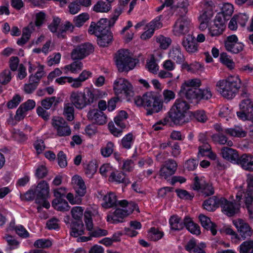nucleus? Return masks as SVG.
<instances>
[{
  "label": "nucleus",
  "mask_w": 253,
  "mask_h": 253,
  "mask_svg": "<svg viewBox=\"0 0 253 253\" xmlns=\"http://www.w3.org/2000/svg\"><path fill=\"white\" fill-rule=\"evenodd\" d=\"M116 196L114 193L110 192L104 197L103 203L102 205L104 208L108 209L116 206Z\"/></svg>",
  "instance_id": "obj_32"
},
{
  "label": "nucleus",
  "mask_w": 253,
  "mask_h": 253,
  "mask_svg": "<svg viewBox=\"0 0 253 253\" xmlns=\"http://www.w3.org/2000/svg\"><path fill=\"white\" fill-rule=\"evenodd\" d=\"M113 26L110 20L102 18L97 23L92 22L88 31L90 34H94L96 36H100L103 34L110 32L109 28Z\"/></svg>",
  "instance_id": "obj_13"
},
{
  "label": "nucleus",
  "mask_w": 253,
  "mask_h": 253,
  "mask_svg": "<svg viewBox=\"0 0 253 253\" xmlns=\"http://www.w3.org/2000/svg\"><path fill=\"white\" fill-rule=\"evenodd\" d=\"M219 115L221 118H226V121H228L229 119L233 116L231 109L228 106H223L221 108Z\"/></svg>",
  "instance_id": "obj_57"
},
{
  "label": "nucleus",
  "mask_w": 253,
  "mask_h": 253,
  "mask_svg": "<svg viewBox=\"0 0 253 253\" xmlns=\"http://www.w3.org/2000/svg\"><path fill=\"white\" fill-rule=\"evenodd\" d=\"M237 164L244 170L253 172V156L245 154L239 157Z\"/></svg>",
  "instance_id": "obj_21"
},
{
  "label": "nucleus",
  "mask_w": 253,
  "mask_h": 253,
  "mask_svg": "<svg viewBox=\"0 0 253 253\" xmlns=\"http://www.w3.org/2000/svg\"><path fill=\"white\" fill-rule=\"evenodd\" d=\"M58 101L56 100V97L52 96L43 99L41 102V105L43 108L45 109H49L53 104H54V105H56Z\"/></svg>",
  "instance_id": "obj_54"
},
{
  "label": "nucleus",
  "mask_w": 253,
  "mask_h": 253,
  "mask_svg": "<svg viewBox=\"0 0 253 253\" xmlns=\"http://www.w3.org/2000/svg\"><path fill=\"white\" fill-rule=\"evenodd\" d=\"M109 180L118 183H124L125 185H127L130 182L123 172L119 171L116 169L114 170V174L109 177Z\"/></svg>",
  "instance_id": "obj_31"
},
{
  "label": "nucleus",
  "mask_w": 253,
  "mask_h": 253,
  "mask_svg": "<svg viewBox=\"0 0 253 253\" xmlns=\"http://www.w3.org/2000/svg\"><path fill=\"white\" fill-rule=\"evenodd\" d=\"M220 60L221 62L227 67L232 69L234 67V63L230 57L226 53H222L220 56Z\"/></svg>",
  "instance_id": "obj_51"
},
{
  "label": "nucleus",
  "mask_w": 253,
  "mask_h": 253,
  "mask_svg": "<svg viewBox=\"0 0 253 253\" xmlns=\"http://www.w3.org/2000/svg\"><path fill=\"white\" fill-rule=\"evenodd\" d=\"M191 26V20L187 17L181 16L177 19L173 26V34L177 37L186 35Z\"/></svg>",
  "instance_id": "obj_12"
},
{
  "label": "nucleus",
  "mask_w": 253,
  "mask_h": 253,
  "mask_svg": "<svg viewBox=\"0 0 253 253\" xmlns=\"http://www.w3.org/2000/svg\"><path fill=\"white\" fill-rule=\"evenodd\" d=\"M164 235L163 232L153 227L151 228L149 230L148 236L151 240L156 241L161 239Z\"/></svg>",
  "instance_id": "obj_45"
},
{
  "label": "nucleus",
  "mask_w": 253,
  "mask_h": 253,
  "mask_svg": "<svg viewBox=\"0 0 253 253\" xmlns=\"http://www.w3.org/2000/svg\"><path fill=\"white\" fill-rule=\"evenodd\" d=\"M84 208L82 207L76 206L73 207L71 213L72 217L76 221L82 220L83 216Z\"/></svg>",
  "instance_id": "obj_47"
},
{
  "label": "nucleus",
  "mask_w": 253,
  "mask_h": 253,
  "mask_svg": "<svg viewBox=\"0 0 253 253\" xmlns=\"http://www.w3.org/2000/svg\"><path fill=\"white\" fill-rule=\"evenodd\" d=\"M112 9V4L103 0L98 1L93 6V10L96 12L107 13Z\"/></svg>",
  "instance_id": "obj_35"
},
{
  "label": "nucleus",
  "mask_w": 253,
  "mask_h": 253,
  "mask_svg": "<svg viewBox=\"0 0 253 253\" xmlns=\"http://www.w3.org/2000/svg\"><path fill=\"white\" fill-rule=\"evenodd\" d=\"M225 20L221 14H217L213 24L209 27V34L211 37H217L221 35L225 29Z\"/></svg>",
  "instance_id": "obj_15"
},
{
  "label": "nucleus",
  "mask_w": 253,
  "mask_h": 253,
  "mask_svg": "<svg viewBox=\"0 0 253 253\" xmlns=\"http://www.w3.org/2000/svg\"><path fill=\"white\" fill-rule=\"evenodd\" d=\"M11 73L8 69H6L0 73V84H6L11 80Z\"/></svg>",
  "instance_id": "obj_53"
},
{
  "label": "nucleus",
  "mask_w": 253,
  "mask_h": 253,
  "mask_svg": "<svg viewBox=\"0 0 253 253\" xmlns=\"http://www.w3.org/2000/svg\"><path fill=\"white\" fill-rule=\"evenodd\" d=\"M171 229L173 230H180L183 228L184 225V220H182L177 215L171 216L169 220Z\"/></svg>",
  "instance_id": "obj_34"
},
{
  "label": "nucleus",
  "mask_w": 253,
  "mask_h": 253,
  "mask_svg": "<svg viewBox=\"0 0 253 253\" xmlns=\"http://www.w3.org/2000/svg\"><path fill=\"white\" fill-rule=\"evenodd\" d=\"M189 109V105L185 100L177 99L169 113V116L165 118V123L168 124L169 119L176 125L183 122L185 114Z\"/></svg>",
  "instance_id": "obj_3"
},
{
  "label": "nucleus",
  "mask_w": 253,
  "mask_h": 253,
  "mask_svg": "<svg viewBox=\"0 0 253 253\" xmlns=\"http://www.w3.org/2000/svg\"><path fill=\"white\" fill-rule=\"evenodd\" d=\"M205 247L204 243L197 245L195 240L191 239L187 243L185 248L190 253H205L203 250Z\"/></svg>",
  "instance_id": "obj_27"
},
{
  "label": "nucleus",
  "mask_w": 253,
  "mask_h": 253,
  "mask_svg": "<svg viewBox=\"0 0 253 253\" xmlns=\"http://www.w3.org/2000/svg\"><path fill=\"white\" fill-rule=\"evenodd\" d=\"M221 154L224 159L230 162L237 163L239 158L237 151L229 147H223L221 150Z\"/></svg>",
  "instance_id": "obj_26"
},
{
  "label": "nucleus",
  "mask_w": 253,
  "mask_h": 253,
  "mask_svg": "<svg viewBox=\"0 0 253 253\" xmlns=\"http://www.w3.org/2000/svg\"><path fill=\"white\" fill-rule=\"evenodd\" d=\"M52 245L51 242L48 239H41L37 240L34 243V246L38 248H45L50 247Z\"/></svg>",
  "instance_id": "obj_58"
},
{
  "label": "nucleus",
  "mask_w": 253,
  "mask_h": 253,
  "mask_svg": "<svg viewBox=\"0 0 253 253\" xmlns=\"http://www.w3.org/2000/svg\"><path fill=\"white\" fill-rule=\"evenodd\" d=\"M242 192H238L236 195V201L231 202L223 197L220 198V207L222 211L228 216H232L238 213L240 210V201L242 199Z\"/></svg>",
  "instance_id": "obj_9"
},
{
  "label": "nucleus",
  "mask_w": 253,
  "mask_h": 253,
  "mask_svg": "<svg viewBox=\"0 0 253 253\" xmlns=\"http://www.w3.org/2000/svg\"><path fill=\"white\" fill-rule=\"evenodd\" d=\"M51 125L56 136L65 137L71 134V128L63 118L56 116L53 117Z\"/></svg>",
  "instance_id": "obj_10"
},
{
  "label": "nucleus",
  "mask_w": 253,
  "mask_h": 253,
  "mask_svg": "<svg viewBox=\"0 0 253 253\" xmlns=\"http://www.w3.org/2000/svg\"><path fill=\"white\" fill-rule=\"evenodd\" d=\"M115 169L109 164H105L102 165L99 169V172L101 175L104 177H107L109 175L111 176L114 174V170Z\"/></svg>",
  "instance_id": "obj_46"
},
{
  "label": "nucleus",
  "mask_w": 253,
  "mask_h": 253,
  "mask_svg": "<svg viewBox=\"0 0 253 253\" xmlns=\"http://www.w3.org/2000/svg\"><path fill=\"white\" fill-rule=\"evenodd\" d=\"M21 101V98L19 95H14L12 99L7 103V106L9 109H13L16 107Z\"/></svg>",
  "instance_id": "obj_63"
},
{
  "label": "nucleus",
  "mask_w": 253,
  "mask_h": 253,
  "mask_svg": "<svg viewBox=\"0 0 253 253\" xmlns=\"http://www.w3.org/2000/svg\"><path fill=\"white\" fill-rule=\"evenodd\" d=\"M93 51L92 45L89 43H84L77 46L73 49L71 57L73 60H81L90 54Z\"/></svg>",
  "instance_id": "obj_14"
},
{
  "label": "nucleus",
  "mask_w": 253,
  "mask_h": 253,
  "mask_svg": "<svg viewBox=\"0 0 253 253\" xmlns=\"http://www.w3.org/2000/svg\"><path fill=\"white\" fill-rule=\"evenodd\" d=\"M113 89L118 95L123 94L127 97L133 95L131 84L124 78H119L114 81Z\"/></svg>",
  "instance_id": "obj_11"
},
{
  "label": "nucleus",
  "mask_w": 253,
  "mask_h": 253,
  "mask_svg": "<svg viewBox=\"0 0 253 253\" xmlns=\"http://www.w3.org/2000/svg\"><path fill=\"white\" fill-rule=\"evenodd\" d=\"M156 42L159 44V47L163 49H167L171 43V39L163 35H159L156 37Z\"/></svg>",
  "instance_id": "obj_41"
},
{
  "label": "nucleus",
  "mask_w": 253,
  "mask_h": 253,
  "mask_svg": "<svg viewBox=\"0 0 253 253\" xmlns=\"http://www.w3.org/2000/svg\"><path fill=\"white\" fill-rule=\"evenodd\" d=\"M175 192L177 196L180 198L184 200H191L194 197L193 194L189 193L185 190L176 189Z\"/></svg>",
  "instance_id": "obj_62"
},
{
  "label": "nucleus",
  "mask_w": 253,
  "mask_h": 253,
  "mask_svg": "<svg viewBox=\"0 0 253 253\" xmlns=\"http://www.w3.org/2000/svg\"><path fill=\"white\" fill-rule=\"evenodd\" d=\"M87 116L89 120L99 125H104L107 122L106 116L103 112L98 110L93 109L89 111Z\"/></svg>",
  "instance_id": "obj_20"
},
{
  "label": "nucleus",
  "mask_w": 253,
  "mask_h": 253,
  "mask_svg": "<svg viewBox=\"0 0 253 253\" xmlns=\"http://www.w3.org/2000/svg\"><path fill=\"white\" fill-rule=\"evenodd\" d=\"M233 223L243 239L250 238L253 235V230L243 219L238 218L234 220Z\"/></svg>",
  "instance_id": "obj_16"
},
{
  "label": "nucleus",
  "mask_w": 253,
  "mask_h": 253,
  "mask_svg": "<svg viewBox=\"0 0 253 253\" xmlns=\"http://www.w3.org/2000/svg\"><path fill=\"white\" fill-rule=\"evenodd\" d=\"M181 44L185 50L189 53H194L198 50V44L197 43L195 37L188 34L184 37L182 41Z\"/></svg>",
  "instance_id": "obj_19"
},
{
  "label": "nucleus",
  "mask_w": 253,
  "mask_h": 253,
  "mask_svg": "<svg viewBox=\"0 0 253 253\" xmlns=\"http://www.w3.org/2000/svg\"><path fill=\"white\" fill-rule=\"evenodd\" d=\"M163 100L165 103H168L170 100H173L175 97L174 92L170 90L165 89L163 92Z\"/></svg>",
  "instance_id": "obj_64"
},
{
  "label": "nucleus",
  "mask_w": 253,
  "mask_h": 253,
  "mask_svg": "<svg viewBox=\"0 0 253 253\" xmlns=\"http://www.w3.org/2000/svg\"><path fill=\"white\" fill-rule=\"evenodd\" d=\"M102 96V92L98 89L91 90L88 87L84 91L74 90L71 92L70 100L71 104L78 109H83L90 105Z\"/></svg>",
  "instance_id": "obj_1"
},
{
  "label": "nucleus",
  "mask_w": 253,
  "mask_h": 253,
  "mask_svg": "<svg viewBox=\"0 0 253 253\" xmlns=\"http://www.w3.org/2000/svg\"><path fill=\"white\" fill-rule=\"evenodd\" d=\"M96 37H97V43L100 46L103 47L108 46L111 42L113 37L111 32Z\"/></svg>",
  "instance_id": "obj_40"
},
{
  "label": "nucleus",
  "mask_w": 253,
  "mask_h": 253,
  "mask_svg": "<svg viewBox=\"0 0 253 253\" xmlns=\"http://www.w3.org/2000/svg\"><path fill=\"white\" fill-rule=\"evenodd\" d=\"M3 238L7 242L10 250H15L19 247V242L14 237L5 235Z\"/></svg>",
  "instance_id": "obj_52"
},
{
  "label": "nucleus",
  "mask_w": 253,
  "mask_h": 253,
  "mask_svg": "<svg viewBox=\"0 0 253 253\" xmlns=\"http://www.w3.org/2000/svg\"><path fill=\"white\" fill-rule=\"evenodd\" d=\"M241 81L237 76H231L217 82L216 86L218 92L224 98L234 97L241 87Z\"/></svg>",
  "instance_id": "obj_2"
},
{
  "label": "nucleus",
  "mask_w": 253,
  "mask_h": 253,
  "mask_svg": "<svg viewBox=\"0 0 253 253\" xmlns=\"http://www.w3.org/2000/svg\"><path fill=\"white\" fill-rule=\"evenodd\" d=\"M81 7L78 0H74L68 5L69 11L71 14H76L81 10Z\"/></svg>",
  "instance_id": "obj_55"
},
{
  "label": "nucleus",
  "mask_w": 253,
  "mask_h": 253,
  "mask_svg": "<svg viewBox=\"0 0 253 253\" xmlns=\"http://www.w3.org/2000/svg\"><path fill=\"white\" fill-rule=\"evenodd\" d=\"M240 253H253V240L243 242L239 247Z\"/></svg>",
  "instance_id": "obj_44"
},
{
  "label": "nucleus",
  "mask_w": 253,
  "mask_h": 253,
  "mask_svg": "<svg viewBox=\"0 0 253 253\" xmlns=\"http://www.w3.org/2000/svg\"><path fill=\"white\" fill-rule=\"evenodd\" d=\"M193 188L194 190H200L202 194L205 197L214 194V189L211 184L200 180L198 177L195 178Z\"/></svg>",
  "instance_id": "obj_18"
},
{
  "label": "nucleus",
  "mask_w": 253,
  "mask_h": 253,
  "mask_svg": "<svg viewBox=\"0 0 253 253\" xmlns=\"http://www.w3.org/2000/svg\"><path fill=\"white\" fill-rule=\"evenodd\" d=\"M201 85V80L197 78L185 81L181 86L180 95L189 100H198V88Z\"/></svg>",
  "instance_id": "obj_5"
},
{
  "label": "nucleus",
  "mask_w": 253,
  "mask_h": 253,
  "mask_svg": "<svg viewBox=\"0 0 253 253\" xmlns=\"http://www.w3.org/2000/svg\"><path fill=\"white\" fill-rule=\"evenodd\" d=\"M83 68V63L81 61H76L65 66L62 69L65 74H68V73L78 74Z\"/></svg>",
  "instance_id": "obj_29"
},
{
  "label": "nucleus",
  "mask_w": 253,
  "mask_h": 253,
  "mask_svg": "<svg viewBox=\"0 0 253 253\" xmlns=\"http://www.w3.org/2000/svg\"><path fill=\"white\" fill-rule=\"evenodd\" d=\"M169 57L177 64H181L185 60V57L179 46L172 47L169 52Z\"/></svg>",
  "instance_id": "obj_23"
},
{
  "label": "nucleus",
  "mask_w": 253,
  "mask_h": 253,
  "mask_svg": "<svg viewBox=\"0 0 253 253\" xmlns=\"http://www.w3.org/2000/svg\"><path fill=\"white\" fill-rule=\"evenodd\" d=\"M226 134L225 132L217 133L213 134L211 138L213 141L216 143H218L221 145L227 144L229 146L233 145V142L231 140H227V137L224 135Z\"/></svg>",
  "instance_id": "obj_37"
},
{
  "label": "nucleus",
  "mask_w": 253,
  "mask_h": 253,
  "mask_svg": "<svg viewBox=\"0 0 253 253\" xmlns=\"http://www.w3.org/2000/svg\"><path fill=\"white\" fill-rule=\"evenodd\" d=\"M184 225L187 229L191 233L196 235H199L200 233V227L198 224L193 222L190 218H185Z\"/></svg>",
  "instance_id": "obj_36"
},
{
  "label": "nucleus",
  "mask_w": 253,
  "mask_h": 253,
  "mask_svg": "<svg viewBox=\"0 0 253 253\" xmlns=\"http://www.w3.org/2000/svg\"><path fill=\"white\" fill-rule=\"evenodd\" d=\"M114 144L113 142L109 141L107 144L101 149V153L104 157H109L113 152Z\"/></svg>",
  "instance_id": "obj_50"
},
{
  "label": "nucleus",
  "mask_w": 253,
  "mask_h": 253,
  "mask_svg": "<svg viewBox=\"0 0 253 253\" xmlns=\"http://www.w3.org/2000/svg\"><path fill=\"white\" fill-rule=\"evenodd\" d=\"M74 188L77 194L80 197L83 196L86 192V186L82 178L78 175H75L72 179Z\"/></svg>",
  "instance_id": "obj_24"
},
{
  "label": "nucleus",
  "mask_w": 253,
  "mask_h": 253,
  "mask_svg": "<svg viewBox=\"0 0 253 253\" xmlns=\"http://www.w3.org/2000/svg\"><path fill=\"white\" fill-rule=\"evenodd\" d=\"M199 218L202 226L204 228L210 230L213 235H216V226L211 221L210 218L203 214L199 215Z\"/></svg>",
  "instance_id": "obj_30"
},
{
  "label": "nucleus",
  "mask_w": 253,
  "mask_h": 253,
  "mask_svg": "<svg viewBox=\"0 0 253 253\" xmlns=\"http://www.w3.org/2000/svg\"><path fill=\"white\" fill-rule=\"evenodd\" d=\"M54 209L58 211H65L69 210V206L68 202L62 199H55L52 203Z\"/></svg>",
  "instance_id": "obj_38"
},
{
  "label": "nucleus",
  "mask_w": 253,
  "mask_h": 253,
  "mask_svg": "<svg viewBox=\"0 0 253 253\" xmlns=\"http://www.w3.org/2000/svg\"><path fill=\"white\" fill-rule=\"evenodd\" d=\"M34 194L36 203L40 205L37 208L39 211L42 207L47 209L49 208L50 204L47 200L49 197V186L47 182L44 180L40 181L35 190Z\"/></svg>",
  "instance_id": "obj_6"
},
{
  "label": "nucleus",
  "mask_w": 253,
  "mask_h": 253,
  "mask_svg": "<svg viewBox=\"0 0 253 253\" xmlns=\"http://www.w3.org/2000/svg\"><path fill=\"white\" fill-rule=\"evenodd\" d=\"M225 47L228 51L238 53L243 49L244 45L242 43L238 42V38L235 35H232L226 38Z\"/></svg>",
  "instance_id": "obj_17"
},
{
  "label": "nucleus",
  "mask_w": 253,
  "mask_h": 253,
  "mask_svg": "<svg viewBox=\"0 0 253 253\" xmlns=\"http://www.w3.org/2000/svg\"><path fill=\"white\" fill-rule=\"evenodd\" d=\"M89 19V15L87 13H83L75 17L74 19V22L76 26L80 27Z\"/></svg>",
  "instance_id": "obj_49"
},
{
  "label": "nucleus",
  "mask_w": 253,
  "mask_h": 253,
  "mask_svg": "<svg viewBox=\"0 0 253 253\" xmlns=\"http://www.w3.org/2000/svg\"><path fill=\"white\" fill-rule=\"evenodd\" d=\"M84 222L86 225V229L89 232L93 230V223L91 217V213L90 211H85L84 213Z\"/></svg>",
  "instance_id": "obj_60"
},
{
  "label": "nucleus",
  "mask_w": 253,
  "mask_h": 253,
  "mask_svg": "<svg viewBox=\"0 0 253 253\" xmlns=\"http://www.w3.org/2000/svg\"><path fill=\"white\" fill-rule=\"evenodd\" d=\"M144 108L147 110L146 114L151 115L160 112L163 107V102L158 97L152 92H147L143 95Z\"/></svg>",
  "instance_id": "obj_8"
},
{
  "label": "nucleus",
  "mask_w": 253,
  "mask_h": 253,
  "mask_svg": "<svg viewBox=\"0 0 253 253\" xmlns=\"http://www.w3.org/2000/svg\"><path fill=\"white\" fill-rule=\"evenodd\" d=\"M219 206L220 207V198L216 196L209 198L205 200L203 204L204 209L209 211H213Z\"/></svg>",
  "instance_id": "obj_25"
},
{
  "label": "nucleus",
  "mask_w": 253,
  "mask_h": 253,
  "mask_svg": "<svg viewBox=\"0 0 253 253\" xmlns=\"http://www.w3.org/2000/svg\"><path fill=\"white\" fill-rule=\"evenodd\" d=\"M118 204L123 209H117L112 214L107 216L108 222L116 224L123 221V219L137 209V205L132 202H128L124 200L119 202Z\"/></svg>",
  "instance_id": "obj_4"
},
{
  "label": "nucleus",
  "mask_w": 253,
  "mask_h": 253,
  "mask_svg": "<svg viewBox=\"0 0 253 253\" xmlns=\"http://www.w3.org/2000/svg\"><path fill=\"white\" fill-rule=\"evenodd\" d=\"M137 63V60L129 55L128 50H119L116 55V64L120 72L128 71L133 69Z\"/></svg>",
  "instance_id": "obj_7"
},
{
  "label": "nucleus",
  "mask_w": 253,
  "mask_h": 253,
  "mask_svg": "<svg viewBox=\"0 0 253 253\" xmlns=\"http://www.w3.org/2000/svg\"><path fill=\"white\" fill-rule=\"evenodd\" d=\"M71 103H66L64 106L63 115L69 121H72L74 118V108Z\"/></svg>",
  "instance_id": "obj_43"
},
{
  "label": "nucleus",
  "mask_w": 253,
  "mask_h": 253,
  "mask_svg": "<svg viewBox=\"0 0 253 253\" xmlns=\"http://www.w3.org/2000/svg\"><path fill=\"white\" fill-rule=\"evenodd\" d=\"M44 66L38 69L35 74H32L29 76V82H34L39 84L41 79L45 76V72L44 70Z\"/></svg>",
  "instance_id": "obj_42"
},
{
  "label": "nucleus",
  "mask_w": 253,
  "mask_h": 253,
  "mask_svg": "<svg viewBox=\"0 0 253 253\" xmlns=\"http://www.w3.org/2000/svg\"><path fill=\"white\" fill-rule=\"evenodd\" d=\"M194 117L199 122L205 123L208 120V116L204 110H198L194 113Z\"/></svg>",
  "instance_id": "obj_61"
},
{
  "label": "nucleus",
  "mask_w": 253,
  "mask_h": 253,
  "mask_svg": "<svg viewBox=\"0 0 253 253\" xmlns=\"http://www.w3.org/2000/svg\"><path fill=\"white\" fill-rule=\"evenodd\" d=\"M224 132L226 134L233 137H244L246 135V132L239 126L225 128Z\"/></svg>",
  "instance_id": "obj_33"
},
{
  "label": "nucleus",
  "mask_w": 253,
  "mask_h": 253,
  "mask_svg": "<svg viewBox=\"0 0 253 253\" xmlns=\"http://www.w3.org/2000/svg\"><path fill=\"white\" fill-rule=\"evenodd\" d=\"M239 107L240 110L246 112L250 118H253V101L251 99L247 98L243 99Z\"/></svg>",
  "instance_id": "obj_28"
},
{
  "label": "nucleus",
  "mask_w": 253,
  "mask_h": 253,
  "mask_svg": "<svg viewBox=\"0 0 253 253\" xmlns=\"http://www.w3.org/2000/svg\"><path fill=\"white\" fill-rule=\"evenodd\" d=\"M70 235L74 237H78L84 233V225L82 220L73 221L70 225Z\"/></svg>",
  "instance_id": "obj_22"
},
{
  "label": "nucleus",
  "mask_w": 253,
  "mask_h": 253,
  "mask_svg": "<svg viewBox=\"0 0 253 253\" xmlns=\"http://www.w3.org/2000/svg\"><path fill=\"white\" fill-rule=\"evenodd\" d=\"M198 100L205 99L208 100L211 98L212 96V93L209 88L206 89H201L198 88Z\"/></svg>",
  "instance_id": "obj_56"
},
{
  "label": "nucleus",
  "mask_w": 253,
  "mask_h": 253,
  "mask_svg": "<svg viewBox=\"0 0 253 253\" xmlns=\"http://www.w3.org/2000/svg\"><path fill=\"white\" fill-rule=\"evenodd\" d=\"M134 137L132 133L126 135L121 140V145L125 149H129L133 143Z\"/></svg>",
  "instance_id": "obj_48"
},
{
  "label": "nucleus",
  "mask_w": 253,
  "mask_h": 253,
  "mask_svg": "<svg viewBox=\"0 0 253 253\" xmlns=\"http://www.w3.org/2000/svg\"><path fill=\"white\" fill-rule=\"evenodd\" d=\"M221 10V12L217 14H221L223 18L225 20V22H226V18L231 16L233 13V5L230 3H224L222 4Z\"/></svg>",
  "instance_id": "obj_39"
},
{
  "label": "nucleus",
  "mask_w": 253,
  "mask_h": 253,
  "mask_svg": "<svg viewBox=\"0 0 253 253\" xmlns=\"http://www.w3.org/2000/svg\"><path fill=\"white\" fill-rule=\"evenodd\" d=\"M146 67L148 71L153 74L157 73L159 70V66L153 57L147 62Z\"/></svg>",
  "instance_id": "obj_59"
}]
</instances>
